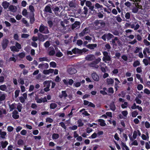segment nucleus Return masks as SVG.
I'll return each mask as SVG.
<instances>
[{"mask_svg": "<svg viewBox=\"0 0 150 150\" xmlns=\"http://www.w3.org/2000/svg\"><path fill=\"white\" fill-rule=\"evenodd\" d=\"M114 38L113 35L110 33H105L104 34L102 37L101 38L104 41H106V40L107 41H109Z\"/></svg>", "mask_w": 150, "mask_h": 150, "instance_id": "1", "label": "nucleus"}, {"mask_svg": "<svg viewBox=\"0 0 150 150\" xmlns=\"http://www.w3.org/2000/svg\"><path fill=\"white\" fill-rule=\"evenodd\" d=\"M39 30L40 33L44 34H48L49 33V31L48 27L44 25L43 24H41L39 28Z\"/></svg>", "mask_w": 150, "mask_h": 150, "instance_id": "2", "label": "nucleus"}, {"mask_svg": "<svg viewBox=\"0 0 150 150\" xmlns=\"http://www.w3.org/2000/svg\"><path fill=\"white\" fill-rule=\"evenodd\" d=\"M9 43V41L7 39H3L1 42V45L2 49L4 50L7 47Z\"/></svg>", "mask_w": 150, "mask_h": 150, "instance_id": "3", "label": "nucleus"}, {"mask_svg": "<svg viewBox=\"0 0 150 150\" xmlns=\"http://www.w3.org/2000/svg\"><path fill=\"white\" fill-rule=\"evenodd\" d=\"M103 61L106 62V61H110L111 60L110 57L108 55V53L107 51H104L103 52Z\"/></svg>", "mask_w": 150, "mask_h": 150, "instance_id": "4", "label": "nucleus"}, {"mask_svg": "<svg viewBox=\"0 0 150 150\" xmlns=\"http://www.w3.org/2000/svg\"><path fill=\"white\" fill-rule=\"evenodd\" d=\"M43 11L44 12L46 13H52V6L51 4H48L46 6Z\"/></svg>", "mask_w": 150, "mask_h": 150, "instance_id": "5", "label": "nucleus"}, {"mask_svg": "<svg viewBox=\"0 0 150 150\" xmlns=\"http://www.w3.org/2000/svg\"><path fill=\"white\" fill-rule=\"evenodd\" d=\"M94 6L95 9L98 10V12L104 13L103 11V6L102 5L98 3H96L95 4Z\"/></svg>", "mask_w": 150, "mask_h": 150, "instance_id": "6", "label": "nucleus"}, {"mask_svg": "<svg viewBox=\"0 0 150 150\" xmlns=\"http://www.w3.org/2000/svg\"><path fill=\"white\" fill-rule=\"evenodd\" d=\"M91 76L92 79L95 81H98L99 80L98 75L96 73L93 72L91 74Z\"/></svg>", "mask_w": 150, "mask_h": 150, "instance_id": "7", "label": "nucleus"}, {"mask_svg": "<svg viewBox=\"0 0 150 150\" xmlns=\"http://www.w3.org/2000/svg\"><path fill=\"white\" fill-rule=\"evenodd\" d=\"M67 72L70 74L72 75L76 73L77 71L74 67H70L67 69Z\"/></svg>", "mask_w": 150, "mask_h": 150, "instance_id": "8", "label": "nucleus"}, {"mask_svg": "<svg viewBox=\"0 0 150 150\" xmlns=\"http://www.w3.org/2000/svg\"><path fill=\"white\" fill-rule=\"evenodd\" d=\"M85 59L87 61H91L95 59V57L94 55L89 54L85 57Z\"/></svg>", "mask_w": 150, "mask_h": 150, "instance_id": "9", "label": "nucleus"}, {"mask_svg": "<svg viewBox=\"0 0 150 150\" xmlns=\"http://www.w3.org/2000/svg\"><path fill=\"white\" fill-rule=\"evenodd\" d=\"M34 13H30V14L29 18L30 19V23L31 24L33 23L35 21Z\"/></svg>", "mask_w": 150, "mask_h": 150, "instance_id": "10", "label": "nucleus"}, {"mask_svg": "<svg viewBox=\"0 0 150 150\" xmlns=\"http://www.w3.org/2000/svg\"><path fill=\"white\" fill-rule=\"evenodd\" d=\"M18 114V112L16 110H14L12 113V116L15 119H18L19 117Z\"/></svg>", "mask_w": 150, "mask_h": 150, "instance_id": "11", "label": "nucleus"}, {"mask_svg": "<svg viewBox=\"0 0 150 150\" xmlns=\"http://www.w3.org/2000/svg\"><path fill=\"white\" fill-rule=\"evenodd\" d=\"M52 10L54 12V13L56 14V13L60 12V10L59 8L57 6H52Z\"/></svg>", "mask_w": 150, "mask_h": 150, "instance_id": "12", "label": "nucleus"}, {"mask_svg": "<svg viewBox=\"0 0 150 150\" xmlns=\"http://www.w3.org/2000/svg\"><path fill=\"white\" fill-rule=\"evenodd\" d=\"M44 85H47V87L44 88V90L46 92H47L50 90V83L48 81H46L43 82Z\"/></svg>", "mask_w": 150, "mask_h": 150, "instance_id": "13", "label": "nucleus"}, {"mask_svg": "<svg viewBox=\"0 0 150 150\" xmlns=\"http://www.w3.org/2000/svg\"><path fill=\"white\" fill-rule=\"evenodd\" d=\"M80 24L79 21H76L74 23L72 24L71 26L72 29H74L77 27H79L80 26Z\"/></svg>", "mask_w": 150, "mask_h": 150, "instance_id": "14", "label": "nucleus"}, {"mask_svg": "<svg viewBox=\"0 0 150 150\" xmlns=\"http://www.w3.org/2000/svg\"><path fill=\"white\" fill-rule=\"evenodd\" d=\"M86 47L90 49L93 50L97 46V45L96 44H89L87 45H86Z\"/></svg>", "mask_w": 150, "mask_h": 150, "instance_id": "15", "label": "nucleus"}, {"mask_svg": "<svg viewBox=\"0 0 150 150\" xmlns=\"http://www.w3.org/2000/svg\"><path fill=\"white\" fill-rule=\"evenodd\" d=\"M8 9L11 12H15L16 11L17 8L15 6L11 5L9 6Z\"/></svg>", "mask_w": 150, "mask_h": 150, "instance_id": "16", "label": "nucleus"}, {"mask_svg": "<svg viewBox=\"0 0 150 150\" xmlns=\"http://www.w3.org/2000/svg\"><path fill=\"white\" fill-rule=\"evenodd\" d=\"M81 49H79L78 48H75L72 50V52L74 54H81Z\"/></svg>", "mask_w": 150, "mask_h": 150, "instance_id": "17", "label": "nucleus"}, {"mask_svg": "<svg viewBox=\"0 0 150 150\" xmlns=\"http://www.w3.org/2000/svg\"><path fill=\"white\" fill-rule=\"evenodd\" d=\"M38 39L40 41L43 42L45 40L44 36L40 33L38 34Z\"/></svg>", "mask_w": 150, "mask_h": 150, "instance_id": "18", "label": "nucleus"}, {"mask_svg": "<svg viewBox=\"0 0 150 150\" xmlns=\"http://www.w3.org/2000/svg\"><path fill=\"white\" fill-rule=\"evenodd\" d=\"M97 120L98 122H100L99 124L100 126L104 127L106 125V124L104 120L100 119L98 120Z\"/></svg>", "mask_w": 150, "mask_h": 150, "instance_id": "19", "label": "nucleus"}, {"mask_svg": "<svg viewBox=\"0 0 150 150\" xmlns=\"http://www.w3.org/2000/svg\"><path fill=\"white\" fill-rule=\"evenodd\" d=\"M114 82L113 79L111 78H107L106 79V82L108 85H113Z\"/></svg>", "mask_w": 150, "mask_h": 150, "instance_id": "20", "label": "nucleus"}, {"mask_svg": "<svg viewBox=\"0 0 150 150\" xmlns=\"http://www.w3.org/2000/svg\"><path fill=\"white\" fill-rule=\"evenodd\" d=\"M62 94L59 95V97L60 98H62L63 97L65 98L68 96L66 91H62Z\"/></svg>", "mask_w": 150, "mask_h": 150, "instance_id": "21", "label": "nucleus"}, {"mask_svg": "<svg viewBox=\"0 0 150 150\" xmlns=\"http://www.w3.org/2000/svg\"><path fill=\"white\" fill-rule=\"evenodd\" d=\"M10 4L7 1H4L2 3V6L4 9L7 8L9 6Z\"/></svg>", "mask_w": 150, "mask_h": 150, "instance_id": "22", "label": "nucleus"}, {"mask_svg": "<svg viewBox=\"0 0 150 150\" xmlns=\"http://www.w3.org/2000/svg\"><path fill=\"white\" fill-rule=\"evenodd\" d=\"M88 66L90 67H95L96 68H98V65H97L93 62V61L91 62V63L88 64Z\"/></svg>", "mask_w": 150, "mask_h": 150, "instance_id": "23", "label": "nucleus"}, {"mask_svg": "<svg viewBox=\"0 0 150 150\" xmlns=\"http://www.w3.org/2000/svg\"><path fill=\"white\" fill-rule=\"evenodd\" d=\"M1 146L3 148H6L8 144V142L7 141L5 142L2 141L1 142Z\"/></svg>", "mask_w": 150, "mask_h": 150, "instance_id": "24", "label": "nucleus"}, {"mask_svg": "<svg viewBox=\"0 0 150 150\" xmlns=\"http://www.w3.org/2000/svg\"><path fill=\"white\" fill-rule=\"evenodd\" d=\"M10 49L13 52H19V50H18L16 47L14 46H12L10 47Z\"/></svg>", "mask_w": 150, "mask_h": 150, "instance_id": "25", "label": "nucleus"}, {"mask_svg": "<svg viewBox=\"0 0 150 150\" xmlns=\"http://www.w3.org/2000/svg\"><path fill=\"white\" fill-rule=\"evenodd\" d=\"M138 8L137 6L136 5H135V7H134L132 8V11L133 13H137L138 11Z\"/></svg>", "mask_w": 150, "mask_h": 150, "instance_id": "26", "label": "nucleus"}, {"mask_svg": "<svg viewBox=\"0 0 150 150\" xmlns=\"http://www.w3.org/2000/svg\"><path fill=\"white\" fill-rule=\"evenodd\" d=\"M97 17L99 18H103L104 13H101V12H98L96 13Z\"/></svg>", "mask_w": 150, "mask_h": 150, "instance_id": "27", "label": "nucleus"}, {"mask_svg": "<svg viewBox=\"0 0 150 150\" xmlns=\"http://www.w3.org/2000/svg\"><path fill=\"white\" fill-rule=\"evenodd\" d=\"M77 123L78 124V127H81L83 125V123L82 122V120L81 119H79L77 121Z\"/></svg>", "mask_w": 150, "mask_h": 150, "instance_id": "28", "label": "nucleus"}, {"mask_svg": "<svg viewBox=\"0 0 150 150\" xmlns=\"http://www.w3.org/2000/svg\"><path fill=\"white\" fill-rule=\"evenodd\" d=\"M59 137V135L58 134L54 133L52 134V138L53 139H56Z\"/></svg>", "mask_w": 150, "mask_h": 150, "instance_id": "29", "label": "nucleus"}, {"mask_svg": "<svg viewBox=\"0 0 150 150\" xmlns=\"http://www.w3.org/2000/svg\"><path fill=\"white\" fill-rule=\"evenodd\" d=\"M110 109L113 111H114L116 109V107L114 103H111L110 104Z\"/></svg>", "mask_w": 150, "mask_h": 150, "instance_id": "30", "label": "nucleus"}, {"mask_svg": "<svg viewBox=\"0 0 150 150\" xmlns=\"http://www.w3.org/2000/svg\"><path fill=\"white\" fill-rule=\"evenodd\" d=\"M39 60L40 62L44 61H46L47 62H49L48 59L47 57H40L39 59Z\"/></svg>", "mask_w": 150, "mask_h": 150, "instance_id": "31", "label": "nucleus"}, {"mask_svg": "<svg viewBox=\"0 0 150 150\" xmlns=\"http://www.w3.org/2000/svg\"><path fill=\"white\" fill-rule=\"evenodd\" d=\"M7 89L6 86L5 85H2L0 86V90L2 91H5Z\"/></svg>", "mask_w": 150, "mask_h": 150, "instance_id": "32", "label": "nucleus"}, {"mask_svg": "<svg viewBox=\"0 0 150 150\" xmlns=\"http://www.w3.org/2000/svg\"><path fill=\"white\" fill-rule=\"evenodd\" d=\"M140 64L138 60H136L134 62L133 66L134 67H136L137 66H139Z\"/></svg>", "mask_w": 150, "mask_h": 150, "instance_id": "33", "label": "nucleus"}, {"mask_svg": "<svg viewBox=\"0 0 150 150\" xmlns=\"http://www.w3.org/2000/svg\"><path fill=\"white\" fill-rule=\"evenodd\" d=\"M22 108V105L21 104L19 103L17 105V109L19 112H21V109Z\"/></svg>", "mask_w": 150, "mask_h": 150, "instance_id": "34", "label": "nucleus"}, {"mask_svg": "<svg viewBox=\"0 0 150 150\" xmlns=\"http://www.w3.org/2000/svg\"><path fill=\"white\" fill-rule=\"evenodd\" d=\"M103 65L105 66V67H104L100 66V69L102 72L105 73L106 71L105 68H107V67L105 66V64H103Z\"/></svg>", "mask_w": 150, "mask_h": 150, "instance_id": "35", "label": "nucleus"}, {"mask_svg": "<svg viewBox=\"0 0 150 150\" xmlns=\"http://www.w3.org/2000/svg\"><path fill=\"white\" fill-rule=\"evenodd\" d=\"M29 8L31 12L30 13H34L35 10L33 6L32 5H30L29 6Z\"/></svg>", "mask_w": 150, "mask_h": 150, "instance_id": "36", "label": "nucleus"}, {"mask_svg": "<svg viewBox=\"0 0 150 150\" xmlns=\"http://www.w3.org/2000/svg\"><path fill=\"white\" fill-rule=\"evenodd\" d=\"M15 103H14L11 105H9V108L10 111H12L15 108Z\"/></svg>", "mask_w": 150, "mask_h": 150, "instance_id": "37", "label": "nucleus"}, {"mask_svg": "<svg viewBox=\"0 0 150 150\" xmlns=\"http://www.w3.org/2000/svg\"><path fill=\"white\" fill-rule=\"evenodd\" d=\"M57 105L54 103H51L50 104V108L52 109H54L57 107Z\"/></svg>", "mask_w": 150, "mask_h": 150, "instance_id": "38", "label": "nucleus"}, {"mask_svg": "<svg viewBox=\"0 0 150 150\" xmlns=\"http://www.w3.org/2000/svg\"><path fill=\"white\" fill-rule=\"evenodd\" d=\"M138 115V113L137 111H134L132 112V117H135Z\"/></svg>", "mask_w": 150, "mask_h": 150, "instance_id": "39", "label": "nucleus"}, {"mask_svg": "<svg viewBox=\"0 0 150 150\" xmlns=\"http://www.w3.org/2000/svg\"><path fill=\"white\" fill-rule=\"evenodd\" d=\"M15 46L18 50L21 48V45L18 42H16Z\"/></svg>", "mask_w": 150, "mask_h": 150, "instance_id": "40", "label": "nucleus"}, {"mask_svg": "<svg viewBox=\"0 0 150 150\" xmlns=\"http://www.w3.org/2000/svg\"><path fill=\"white\" fill-rule=\"evenodd\" d=\"M25 56V54L24 52H22L20 53L18 55V57L21 59L23 58Z\"/></svg>", "mask_w": 150, "mask_h": 150, "instance_id": "41", "label": "nucleus"}, {"mask_svg": "<svg viewBox=\"0 0 150 150\" xmlns=\"http://www.w3.org/2000/svg\"><path fill=\"white\" fill-rule=\"evenodd\" d=\"M77 126L76 125H74L72 126H70L69 127V129L71 130H76L77 129Z\"/></svg>", "mask_w": 150, "mask_h": 150, "instance_id": "42", "label": "nucleus"}, {"mask_svg": "<svg viewBox=\"0 0 150 150\" xmlns=\"http://www.w3.org/2000/svg\"><path fill=\"white\" fill-rule=\"evenodd\" d=\"M50 66L53 68H55L56 67V64L55 62H52L50 63Z\"/></svg>", "mask_w": 150, "mask_h": 150, "instance_id": "43", "label": "nucleus"}, {"mask_svg": "<svg viewBox=\"0 0 150 150\" xmlns=\"http://www.w3.org/2000/svg\"><path fill=\"white\" fill-rule=\"evenodd\" d=\"M148 59H144L143 60V62L144 63V64L146 66H147L149 64L150 62L149 61L148 62Z\"/></svg>", "mask_w": 150, "mask_h": 150, "instance_id": "44", "label": "nucleus"}, {"mask_svg": "<svg viewBox=\"0 0 150 150\" xmlns=\"http://www.w3.org/2000/svg\"><path fill=\"white\" fill-rule=\"evenodd\" d=\"M59 124L65 130L66 129V127L65 124L63 122H61L59 123Z\"/></svg>", "mask_w": 150, "mask_h": 150, "instance_id": "45", "label": "nucleus"}, {"mask_svg": "<svg viewBox=\"0 0 150 150\" xmlns=\"http://www.w3.org/2000/svg\"><path fill=\"white\" fill-rule=\"evenodd\" d=\"M95 60L93 61V62L96 65L100 62L101 59L100 58L98 57L97 59H95Z\"/></svg>", "mask_w": 150, "mask_h": 150, "instance_id": "46", "label": "nucleus"}, {"mask_svg": "<svg viewBox=\"0 0 150 150\" xmlns=\"http://www.w3.org/2000/svg\"><path fill=\"white\" fill-rule=\"evenodd\" d=\"M44 45L46 48L48 47L50 45V44L49 41H47L44 44Z\"/></svg>", "mask_w": 150, "mask_h": 150, "instance_id": "47", "label": "nucleus"}, {"mask_svg": "<svg viewBox=\"0 0 150 150\" xmlns=\"http://www.w3.org/2000/svg\"><path fill=\"white\" fill-rule=\"evenodd\" d=\"M17 144L19 145H22L24 144L23 141L21 139H19L18 141Z\"/></svg>", "mask_w": 150, "mask_h": 150, "instance_id": "48", "label": "nucleus"}, {"mask_svg": "<svg viewBox=\"0 0 150 150\" xmlns=\"http://www.w3.org/2000/svg\"><path fill=\"white\" fill-rule=\"evenodd\" d=\"M63 55V54L62 53L59 51V52H57L56 54V57H61Z\"/></svg>", "mask_w": 150, "mask_h": 150, "instance_id": "49", "label": "nucleus"}, {"mask_svg": "<svg viewBox=\"0 0 150 150\" xmlns=\"http://www.w3.org/2000/svg\"><path fill=\"white\" fill-rule=\"evenodd\" d=\"M6 98V96L4 94H2L0 96V101H2Z\"/></svg>", "mask_w": 150, "mask_h": 150, "instance_id": "50", "label": "nucleus"}, {"mask_svg": "<svg viewBox=\"0 0 150 150\" xmlns=\"http://www.w3.org/2000/svg\"><path fill=\"white\" fill-rule=\"evenodd\" d=\"M47 23L50 27L52 28L53 27V23L52 21L51 20H49L47 21Z\"/></svg>", "mask_w": 150, "mask_h": 150, "instance_id": "51", "label": "nucleus"}, {"mask_svg": "<svg viewBox=\"0 0 150 150\" xmlns=\"http://www.w3.org/2000/svg\"><path fill=\"white\" fill-rule=\"evenodd\" d=\"M55 54V51L53 49L52 50H50L49 52V54L50 56H53Z\"/></svg>", "mask_w": 150, "mask_h": 150, "instance_id": "52", "label": "nucleus"}, {"mask_svg": "<svg viewBox=\"0 0 150 150\" xmlns=\"http://www.w3.org/2000/svg\"><path fill=\"white\" fill-rule=\"evenodd\" d=\"M125 17L126 19H129L130 18V14L129 12H127L125 14Z\"/></svg>", "mask_w": 150, "mask_h": 150, "instance_id": "53", "label": "nucleus"}, {"mask_svg": "<svg viewBox=\"0 0 150 150\" xmlns=\"http://www.w3.org/2000/svg\"><path fill=\"white\" fill-rule=\"evenodd\" d=\"M135 100L136 103L138 104H141L142 103V101L139 99L138 97H136Z\"/></svg>", "mask_w": 150, "mask_h": 150, "instance_id": "54", "label": "nucleus"}, {"mask_svg": "<svg viewBox=\"0 0 150 150\" xmlns=\"http://www.w3.org/2000/svg\"><path fill=\"white\" fill-rule=\"evenodd\" d=\"M121 146L122 150H125L124 148H125L127 146L125 143H124L122 142H121Z\"/></svg>", "mask_w": 150, "mask_h": 150, "instance_id": "55", "label": "nucleus"}, {"mask_svg": "<svg viewBox=\"0 0 150 150\" xmlns=\"http://www.w3.org/2000/svg\"><path fill=\"white\" fill-rule=\"evenodd\" d=\"M114 79L116 81L115 82V86H118L119 84L120 83V81L117 78H115Z\"/></svg>", "mask_w": 150, "mask_h": 150, "instance_id": "56", "label": "nucleus"}, {"mask_svg": "<svg viewBox=\"0 0 150 150\" xmlns=\"http://www.w3.org/2000/svg\"><path fill=\"white\" fill-rule=\"evenodd\" d=\"M22 14L23 16H25L27 15V10L25 8H23L22 11Z\"/></svg>", "mask_w": 150, "mask_h": 150, "instance_id": "57", "label": "nucleus"}, {"mask_svg": "<svg viewBox=\"0 0 150 150\" xmlns=\"http://www.w3.org/2000/svg\"><path fill=\"white\" fill-rule=\"evenodd\" d=\"M97 136V134L94 132L91 135V137H89L88 138L90 139L91 138H92V139H95V138Z\"/></svg>", "mask_w": 150, "mask_h": 150, "instance_id": "58", "label": "nucleus"}, {"mask_svg": "<svg viewBox=\"0 0 150 150\" xmlns=\"http://www.w3.org/2000/svg\"><path fill=\"white\" fill-rule=\"evenodd\" d=\"M83 44V41L81 40H77V44L79 46H81Z\"/></svg>", "mask_w": 150, "mask_h": 150, "instance_id": "59", "label": "nucleus"}, {"mask_svg": "<svg viewBox=\"0 0 150 150\" xmlns=\"http://www.w3.org/2000/svg\"><path fill=\"white\" fill-rule=\"evenodd\" d=\"M143 86L142 84H139L137 86V89L139 91H140L142 89Z\"/></svg>", "mask_w": 150, "mask_h": 150, "instance_id": "60", "label": "nucleus"}, {"mask_svg": "<svg viewBox=\"0 0 150 150\" xmlns=\"http://www.w3.org/2000/svg\"><path fill=\"white\" fill-rule=\"evenodd\" d=\"M137 131H134L133 132V139H136L137 138Z\"/></svg>", "mask_w": 150, "mask_h": 150, "instance_id": "61", "label": "nucleus"}, {"mask_svg": "<svg viewBox=\"0 0 150 150\" xmlns=\"http://www.w3.org/2000/svg\"><path fill=\"white\" fill-rule=\"evenodd\" d=\"M124 4L127 7H129L132 5V4L129 1L125 2Z\"/></svg>", "mask_w": 150, "mask_h": 150, "instance_id": "62", "label": "nucleus"}, {"mask_svg": "<svg viewBox=\"0 0 150 150\" xmlns=\"http://www.w3.org/2000/svg\"><path fill=\"white\" fill-rule=\"evenodd\" d=\"M6 134V132H3L1 134V137L2 139H4L5 138V136Z\"/></svg>", "mask_w": 150, "mask_h": 150, "instance_id": "63", "label": "nucleus"}, {"mask_svg": "<svg viewBox=\"0 0 150 150\" xmlns=\"http://www.w3.org/2000/svg\"><path fill=\"white\" fill-rule=\"evenodd\" d=\"M145 126L147 128H149L150 127V124L148 121H146L145 122Z\"/></svg>", "mask_w": 150, "mask_h": 150, "instance_id": "64", "label": "nucleus"}]
</instances>
